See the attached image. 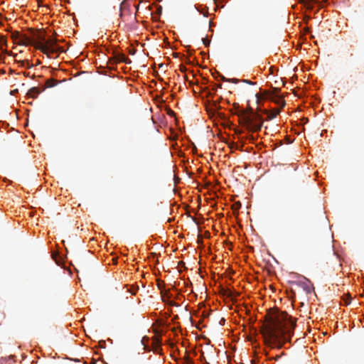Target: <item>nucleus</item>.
I'll list each match as a JSON object with an SVG mask.
<instances>
[{
    "label": "nucleus",
    "instance_id": "f257e3e1",
    "mask_svg": "<svg viewBox=\"0 0 364 364\" xmlns=\"http://www.w3.org/2000/svg\"><path fill=\"white\" fill-rule=\"evenodd\" d=\"M295 325L287 312L278 309H269L261 330L265 343L282 348L284 343L290 341Z\"/></svg>",
    "mask_w": 364,
    "mask_h": 364
},
{
    "label": "nucleus",
    "instance_id": "f03ea898",
    "mask_svg": "<svg viewBox=\"0 0 364 364\" xmlns=\"http://www.w3.org/2000/svg\"><path fill=\"white\" fill-rule=\"evenodd\" d=\"M239 117L240 123L245 127L250 132H258L261 129L263 124L262 117L251 109L250 112L245 111L243 109H239L237 105V110L235 112Z\"/></svg>",
    "mask_w": 364,
    "mask_h": 364
},
{
    "label": "nucleus",
    "instance_id": "7ed1b4c3",
    "mask_svg": "<svg viewBox=\"0 0 364 364\" xmlns=\"http://www.w3.org/2000/svg\"><path fill=\"white\" fill-rule=\"evenodd\" d=\"M57 39H49L45 41L44 43H39L37 46V49L46 54L48 56H50V54L55 53L58 54L64 52V49L57 45Z\"/></svg>",
    "mask_w": 364,
    "mask_h": 364
},
{
    "label": "nucleus",
    "instance_id": "20e7f679",
    "mask_svg": "<svg viewBox=\"0 0 364 364\" xmlns=\"http://www.w3.org/2000/svg\"><path fill=\"white\" fill-rule=\"evenodd\" d=\"M31 36L33 39V44L36 48L39 43H44L46 41L45 36L39 31H35L33 29H29Z\"/></svg>",
    "mask_w": 364,
    "mask_h": 364
},
{
    "label": "nucleus",
    "instance_id": "39448f33",
    "mask_svg": "<svg viewBox=\"0 0 364 364\" xmlns=\"http://www.w3.org/2000/svg\"><path fill=\"white\" fill-rule=\"evenodd\" d=\"M299 285L306 294H311L314 290L313 284L309 280L305 279L299 282Z\"/></svg>",
    "mask_w": 364,
    "mask_h": 364
},
{
    "label": "nucleus",
    "instance_id": "423d86ee",
    "mask_svg": "<svg viewBox=\"0 0 364 364\" xmlns=\"http://www.w3.org/2000/svg\"><path fill=\"white\" fill-rule=\"evenodd\" d=\"M16 35L19 37V39L17 41V43L24 46L33 44V39H32L31 37L21 33H17Z\"/></svg>",
    "mask_w": 364,
    "mask_h": 364
},
{
    "label": "nucleus",
    "instance_id": "0eeeda50",
    "mask_svg": "<svg viewBox=\"0 0 364 364\" xmlns=\"http://www.w3.org/2000/svg\"><path fill=\"white\" fill-rule=\"evenodd\" d=\"M300 4H302L307 10H312L314 4H319L318 0H299Z\"/></svg>",
    "mask_w": 364,
    "mask_h": 364
},
{
    "label": "nucleus",
    "instance_id": "6e6552de",
    "mask_svg": "<svg viewBox=\"0 0 364 364\" xmlns=\"http://www.w3.org/2000/svg\"><path fill=\"white\" fill-rule=\"evenodd\" d=\"M44 90L45 88L39 90V88L36 87H32L28 91L27 96L30 98H36L38 95Z\"/></svg>",
    "mask_w": 364,
    "mask_h": 364
},
{
    "label": "nucleus",
    "instance_id": "1a4fd4ad",
    "mask_svg": "<svg viewBox=\"0 0 364 364\" xmlns=\"http://www.w3.org/2000/svg\"><path fill=\"white\" fill-rule=\"evenodd\" d=\"M114 59L117 62H121L126 64H130L132 63V60L123 53H117L114 55Z\"/></svg>",
    "mask_w": 364,
    "mask_h": 364
},
{
    "label": "nucleus",
    "instance_id": "9d476101",
    "mask_svg": "<svg viewBox=\"0 0 364 364\" xmlns=\"http://www.w3.org/2000/svg\"><path fill=\"white\" fill-rule=\"evenodd\" d=\"M58 83H59V81H58L57 80H55L53 78H50V79L46 80V87L44 88L55 87Z\"/></svg>",
    "mask_w": 364,
    "mask_h": 364
},
{
    "label": "nucleus",
    "instance_id": "9b49d317",
    "mask_svg": "<svg viewBox=\"0 0 364 364\" xmlns=\"http://www.w3.org/2000/svg\"><path fill=\"white\" fill-rule=\"evenodd\" d=\"M279 112H280V109H276L273 110L272 112H271L270 113H267V119H274L279 114Z\"/></svg>",
    "mask_w": 364,
    "mask_h": 364
},
{
    "label": "nucleus",
    "instance_id": "f8f14e48",
    "mask_svg": "<svg viewBox=\"0 0 364 364\" xmlns=\"http://www.w3.org/2000/svg\"><path fill=\"white\" fill-rule=\"evenodd\" d=\"M221 80L224 82H232V83H235V84L239 82V81H240V80H238L237 78L228 79V78L225 77L224 76L221 77Z\"/></svg>",
    "mask_w": 364,
    "mask_h": 364
},
{
    "label": "nucleus",
    "instance_id": "ddd939ff",
    "mask_svg": "<svg viewBox=\"0 0 364 364\" xmlns=\"http://www.w3.org/2000/svg\"><path fill=\"white\" fill-rule=\"evenodd\" d=\"M203 43L205 46H208L210 43V41L208 40L207 38H202Z\"/></svg>",
    "mask_w": 364,
    "mask_h": 364
},
{
    "label": "nucleus",
    "instance_id": "4468645a",
    "mask_svg": "<svg viewBox=\"0 0 364 364\" xmlns=\"http://www.w3.org/2000/svg\"><path fill=\"white\" fill-rule=\"evenodd\" d=\"M276 102L280 105L282 107H284L285 105V102L282 98H279Z\"/></svg>",
    "mask_w": 364,
    "mask_h": 364
},
{
    "label": "nucleus",
    "instance_id": "2eb2a0df",
    "mask_svg": "<svg viewBox=\"0 0 364 364\" xmlns=\"http://www.w3.org/2000/svg\"><path fill=\"white\" fill-rule=\"evenodd\" d=\"M242 82H245V83H247V84H249V85H254L256 84V82H253L249 80H242Z\"/></svg>",
    "mask_w": 364,
    "mask_h": 364
},
{
    "label": "nucleus",
    "instance_id": "dca6fc26",
    "mask_svg": "<svg viewBox=\"0 0 364 364\" xmlns=\"http://www.w3.org/2000/svg\"><path fill=\"white\" fill-rule=\"evenodd\" d=\"M17 33H19L18 31H16L14 32L13 34H12V36L13 38H14L15 41H18L19 39V37H18V36L16 35Z\"/></svg>",
    "mask_w": 364,
    "mask_h": 364
},
{
    "label": "nucleus",
    "instance_id": "f3484780",
    "mask_svg": "<svg viewBox=\"0 0 364 364\" xmlns=\"http://www.w3.org/2000/svg\"><path fill=\"white\" fill-rule=\"evenodd\" d=\"M186 68L184 66V65H180V71L181 72H183V73H185L186 71Z\"/></svg>",
    "mask_w": 364,
    "mask_h": 364
},
{
    "label": "nucleus",
    "instance_id": "a211bd4d",
    "mask_svg": "<svg viewBox=\"0 0 364 364\" xmlns=\"http://www.w3.org/2000/svg\"><path fill=\"white\" fill-rule=\"evenodd\" d=\"M186 364H194L193 362L188 358L186 360Z\"/></svg>",
    "mask_w": 364,
    "mask_h": 364
},
{
    "label": "nucleus",
    "instance_id": "6ab92c4d",
    "mask_svg": "<svg viewBox=\"0 0 364 364\" xmlns=\"http://www.w3.org/2000/svg\"><path fill=\"white\" fill-rule=\"evenodd\" d=\"M178 266L180 267H184L185 266V263L182 261L179 262H178Z\"/></svg>",
    "mask_w": 364,
    "mask_h": 364
},
{
    "label": "nucleus",
    "instance_id": "aec40b11",
    "mask_svg": "<svg viewBox=\"0 0 364 364\" xmlns=\"http://www.w3.org/2000/svg\"><path fill=\"white\" fill-rule=\"evenodd\" d=\"M251 109H252V108L249 107L247 109H245V111H247V112H250Z\"/></svg>",
    "mask_w": 364,
    "mask_h": 364
},
{
    "label": "nucleus",
    "instance_id": "412c9836",
    "mask_svg": "<svg viewBox=\"0 0 364 364\" xmlns=\"http://www.w3.org/2000/svg\"><path fill=\"white\" fill-rule=\"evenodd\" d=\"M161 10H162V8H161V6H160V7L158 9V12H159V14H161Z\"/></svg>",
    "mask_w": 364,
    "mask_h": 364
},
{
    "label": "nucleus",
    "instance_id": "4be33fe9",
    "mask_svg": "<svg viewBox=\"0 0 364 364\" xmlns=\"http://www.w3.org/2000/svg\"><path fill=\"white\" fill-rule=\"evenodd\" d=\"M221 86H222V85H221L220 84L217 85H216V88H217V87H221Z\"/></svg>",
    "mask_w": 364,
    "mask_h": 364
},
{
    "label": "nucleus",
    "instance_id": "5701e85b",
    "mask_svg": "<svg viewBox=\"0 0 364 364\" xmlns=\"http://www.w3.org/2000/svg\"><path fill=\"white\" fill-rule=\"evenodd\" d=\"M38 3V4H40V3L42 1V0H36Z\"/></svg>",
    "mask_w": 364,
    "mask_h": 364
},
{
    "label": "nucleus",
    "instance_id": "b1692460",
    "mask_svg": "<svg viewBox=\"0 0 364 364\" xmlns=\"http://www.w3.org/2000/svg\"><path fill=\"white\" fill-rule=\"evenodd\" d=\"M173 114V112L171 110L169 112V114Z\"/></svg>",
    "mask_w": 364,
    "mask_h": 364
},
{
    "label": "nucleus",
    "instance_id": "393cba45",
    "mask_svg": "<svg viewBox=\"0 0 364 364\" xmlns=\"http://www.w3.org/2000/svg\"><path fill=\"white\" fill-rule=\"evenodd\" d=\"M156 341H157L158 344L159 345L160 344V341L159 339H157Z\"/></svg>",
    "mask_w": 364,
    "mask_h": 364
}]
</instances>
